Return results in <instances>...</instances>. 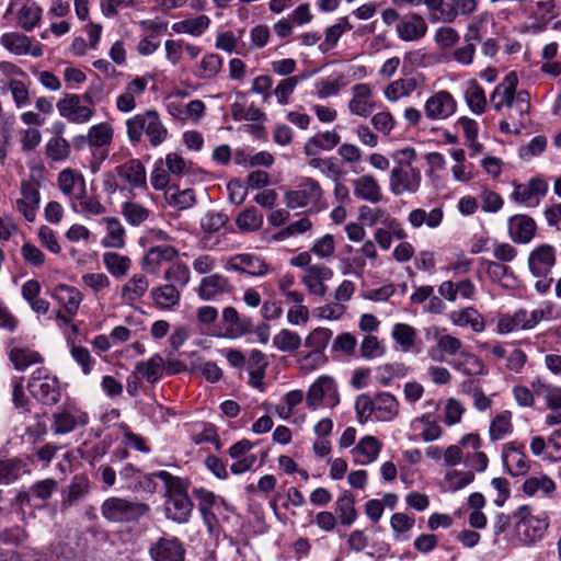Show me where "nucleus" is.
<instances>
[{
    "mask_svg": "<svg viewBox=\"0 0 561 561\" xmlns=\"http://www.w3.org/2000/svg\"><path fill=\"white\" fill-rule=\"evenodd\" d=\"M156 476L165 486L163 495V513L165 518L179 525L186 524L191 518L194 507L188 496V480L173 476L164 470H160V473Z\"/></svg>",
    "mask_w": 561,
    "mask_h": 561,
    "instance_id": "obj_1",
    "label": "nucleus"
},
{
    "mask_svg": "<svg viewBox=\"0 0 561 561\" xmlns=\"http://www.w3.org/2000/svg\"><path fill=\"white\" fill-rule=\"evenodd\" d=\"M127 135L133 144H139L145 133L153 147L161 145L168 137V129L154 110H147L126 122Z\"/></svg>",
    "mask_w": 561,
    "mask_h": 561,
    "instance_id": "obj_2",
    "label": "nucleus"
},
{
    "mask_svg": "<svg viewBox=\"0 0 561 561\" xmlns=\"http://www.w3.org/2000/svg\"><path fill=\"white\" fill-rule=\"evenodd\" d=\"M150 505L137 500L111 496L101 505L102 516L111 523H134L150 513Z\"/></svg>",
    "mask_w": 561,
    "mask_h": 561,
    "instance_id": "obj_3",
    "label": "nucleus"
},
{
    "mask_svg": "<svg viewBox=\"0 0 561 561\" xmlns=\"http://www.w3.org/2000/svg\"><path fill=\"white\" fill-rule=\"evenodd\" d=\"M27 389L36 401L47 407L58 404L61 399L60 381L46 367H39L32 373Z\"/></svg>",
    "mask_w": 561,
    "mask_h": 561,
    "instance_id": "obj_4",
    "label": "nucleus"
},
{
    "mask_svg": "<svg viewBox=\"0 0 561 561\" xmlns=\"http://www.w3.org/2000/svg\"><path fill=\"white\" fill-rule=\"evenodd\" d=\"M553 308L547 305L545 308L535 309L528 312L526 309H518L513 314H503L497 321V332L506 334L515 330H531L540 321L552 318Z\"/></svg>",
    "mask_w": 561,
    "mask_h": 561,
    "instance_id": "obj_5",
    "label": "nucleus"
},
{
    "mask_svg": "<svg viewBox=\"0 0 561 561\" xmlns=\"http://www.w3.org/2000/svg\"><path fill=\"white\" fill-rule=\"evenodd\" d=\"M323 190L320 183L308 176L300 178L296 190L288 191L285 195L288 208L311 207L320 210L323 206Z\"/></svg>",
    "mask_w": 561,
    "mask_h": 561,
    "instance_id": "obj_6",
    "label": "nucleus"
},
{
    "mask_svg": "<svg viewBox=\"0 0 561 561\" xmlns=\"http://www.w3.org/2000/svg\"><path fill=\"white\" fill-rule=\"evenodd\" d=\"M51 431L55 435H66L85 427L90 422L89 413L73 402L59 407L51 415Z\"/></svg>",
    "mask_w": 561,
    "mask_h": 561,
    "instance_id": "obj_7",
    "label": "nucleus"
},
{
    "mask_svg": "<svg viewBox=\"0 0 561 561\" xmlns=\"http://www.w3.org/2000/svg\"><path fill=\"white\" fill-rule=\"evenodd\" d=\"M148 553L152 561H185L186 549L178 537L163 534L150 545Z\"/></svg>",
    "mask_w": 561,
    "mask_h": 561,
    "instance_id": "obj_8",
    "label": "nucleus"
},
{
    "mask_svg": "<svg viewBox=\"0 0 561 561\" xmlns=\"http://www.w3.org/2000/svg\"><path fill=\"white\" fill-rule=\"evenodd\" d=\"M421 181L420 169L393 167L389 175V190L396 196L415 194L420 190Z\"/></svg>",
    "mask_w": 561,
    "mask_h": 561,
    "instance_id": "obj_9",
    "label": "nucleus"
},
{
    "mask_svg": "<svg viewBox=\"0 0 561 561\" xmlns=\"http://www.w3.org/2000/svg\"><path fill=\"white\" fill-rule=\"evenodd\" d=\"M82 99L90 101L87 94L83 96L66 94V96L57 103L59 114L71 123L83 124L89 122L94 114V110L91 106L83 105L81 103Z\"/></svg>",
    "mask_w": 561,
    "mask_h": 561,
    "instance_id": "obj_10",
    "label": "nucleus"
},
{
    "mask_svg": "<svg viewBox=\"0 0 561 561\" xmlns=\"http://www.w3.org/2000/svg\"><path fill=\"white\" fill-rule=\"evenodd\" d=\"M557 263V251L554 247L542 243L536 247L528 256V267L533 276H548Z\"/></svg>",
    "mask_w": 561,
    "mask_h": 561,
    "instance_id": "obj_11",
    "label": "nucleus"
},
{
    "mask_svg": "<svg viewBox=\"0 0 561 561\" xmlns=\"http://www.w3.org/2000/svg\"><path fill=\"white\" fill-rule=\"evenodd\" d=\"M548 184L540 178H533L527 183L515 184L511 197L513 201L528 207H536L540 199L546 196Z\"/></svg>",
    "mask_w": 561,
    "mask_h": 561,
    "instance_id": "obj_12",
    "label": "nucleus"
},
{
    "mask_svg": "<svg viewBox=\"0 0 561 561\" xmlns=\"http://www.w3.org/2000/svg\"><path fill=\"white\" fill-rule=\"evenodd\" d=\"M0 45L14 55L30 54L33 57H41L43 55V48L38 43L33 44L31 37L19 32L2 34Z\"/></svg>",
    "mask_w": 561,
    "mask_h": 561,
    "instance_id": "obj_13",
    "label": "nucleus"
},
{
    "mask_svg": "<svg viewBox=\"0 0 561 561\" xmlns=\"http://www.w3.org/2000/svg\"><path fill=\"white\" fill-rule=\"evenodd\" d=\"M22 197L16 201V209L23 217L32 222L35 220L39 207V183L23 180L21 183Z\"/></svg>",
    "mask_w": 561,
    "mask_h": 561,
    "instance_id": "obj_14",
    "label": "nucleus"
},
{
    "mask_svg": "<svg viewBox=\"0 0 561 561\" xmlns=\"http://www.w3.org/2000/svg\"><path fill=\"white\" fill-rule=\"evenodd\" d=\"M226 270L247 273L252 276H263L268 272V266L260 256L242 253L232 255L227 261Z\"/></svg>",
    "mask_w": 561,
    "mask_h": 561,
    "instance_id": "obj_15",
    "label": "nucleus"
},
{
    "mask_svg": "<svg viewBox=\"0 0 561 561\" xmlns=\"http://www.w3.org/2000/svg\"><path fill=\"white\" fill-rule=\"evenodd\" d=\"M179 256V250L172 245L163 244L150 248L141 261L142 270L154 274L164 263H171Z\"/></svg>",
    "mask_w": 561,
    "mask_h": 561,
    "instance_id": "obj_16",
    "label": "nucleus"
},
{
    "mask_svg": "<svg viewBox=\"0 0 561 561\" xmlns=\"http://www.w3.org/2000/svg\"><path fill=\"white\" fill-rule=\"evenodd\" d=\"M57 185L70 199H82L87 195L83 175L72 169H65L58 173Z\"/></svg>",
    "mask_w": 561,
    "mask_h": 561,
    "instance_id": "obj_17",
    "label": "nucleus"
},
{
    "mask_svg": "<svg viewBox=\"0 0 561 561\" xmlns=\"http://www.w3.org/2000/svg\"><path fill=\"white\" fill-rule=\"evenodd\" d=\"M425 114L431 119H445L456 111V102L447 91L433 94L425 102Z\"/></svg>",
    "mask_w": 561,
    "mask_h": 561,
    "instance_id": "obj_18",
    "label": "nucleus"
},
{
    "mask_svg": "<svg viewBox=\"0 0 561 561\" xmlns=\"http://www.w3.org/2000/svg\"><path fill=\"white\" fill-rule=\"evenodd\" d=\"M119 179L129 185L130 190L147 187V173L139 159H130L115 168Z\"/></svg>",
    "mask_w": 561,
    "mask_h": 561,
    "instance_id": "obj_19",
    "label": "nucleus"
},
{
    "mask_svg": "<svg viewBox=\"0 0 561 561\" xmlns=\"http://www.w3.org/2000/svg\"><path fill=\"white\" fill-rule=\"evenodd\" d=\"M428 26L425 19L416 13L409 14L397 24L396 31L401 41L415 42L423 38Z\"/></svg>",
    "mask_w": 561,
    "mask_h": 561,
    "instance_id": "obj_20",
    "label": "nucleus"
},
{
    "mask_svg": "<svg viewBox=\"0 0 561 561\" xmlns=\"http://www.w3.org/2000/svg\"><path fill=\"white\" fill-rule=\"evenodd\" d=\"M254 445L249 439H241L229 448L228 454L231 458L236 459L230 467L233 474L244 473L254 466L256 456L248 455Z\"/></svg>",
    "mask_w": 561,
    "mask_h": 561,
    "instance_id": "obj_21",
    "label": "nucleus"
},
{
    "mask_svg": "<svg viewBox=\"0 0 561 561\" xmlns=\"http://www.w3.org/2000/svg\"><path fill=\"white\" fill-rule=\"evenodd\" d=\"M548 525L547 516H537L525 522H517L515 528L519 540L524 545L530 546L543 537Z\"/></svg>",
    "mask_w": 561,
    "mask_h": 561,
    "instance_id": "obj_22",
    "label": "nucleus"
},
{
    "mask_svg": "<svg viewBox=\"0 0 561 561\" xmlns=\"http://www.w3.org/2000/svg\"><path fill=\"white\" fill-rule=\"evenodd\" d=\"M537 225L527 215H515L508 220V233L516 243H528L536 233Z\"/></svg>",
    "mask_w": 561,
    "mask_h": 561,
    "instance_id": "obj_23",
    "label": "nucleus"
},
{
    "mask_svg": "<svg viewBox=\"0 0 561 561\" xmlns=\"http://www.w3.org/2000/svg\"><path fill=\"white\" fill-rule=\"evenodd\" d=\"M381 448L382 444L378 438L366 435L359 439L351 454L356 465H369L378 458Z\"/></svg>",
    "mask_w": 561,
    "mask_h": 561,
    "instance_id": "obj_24",
    "label": "nucleus"
},
{
    "mask_svg": "<svg viewBox=\"0 0 561 561\" xmlns=\"http://www.w3.org/2000/svg\"><path fill=\"white\" fill-rule=\"evenodd\" d=\"M28 471V465L23 458L0 455V485H10Z\"/></svg>",
    "mask_w": 561,
    "mask_h": 561,
    "instance_id": "obj_25",
    "label": "nucleus"
},
{
    "mask_svg": "<svg viewBox=\"0 0 561 561\" xmlns=\"http://www.w3.org/2000/svg\"><path fill=\"white\" fill-rule=\"evenodd\" d=\"M231 285L229 279L220 274H213L202 278L197 294L203 300H213L218 295L224 293H230Z\"/></svg>",
    "mask_w": 561,
    "mask_h": 561,
    "instance_id": "obj_26",
    "label": "nucleus"
},
{
    "mask_svg": "<svg viewBox=\"0 0 561 561\" xmlns=\"http://www.w3.org/2000/svg\"><path fill=\"white\" fill-rule=\"evenodd\" d=\"M410 75L412 76L398 79L387 87L385 95L389 101H397L403 96H408L419 85L424 83L425 78L421 73L413 75V72H410Z\"/></svg>",
    "mask_w": 561,
    "mask_h": 561,
    "instance_id": "obj_27",
    "label": "nucleus"
},
{
    "mask_svg": "<svg viewBox=\"0 0 561 561\" xmlns=\"http://www.w3.org/2000/svg\"><path fill=\"white\" fill-rule=\"evenodd\" d=\"M502 460L507 472L514 477L523 476L529 470L526 455L513 444H507L503 447Z\"/></svg>",
    "mask_w": 561,
    "mask_h": 561,
    "instance_id": "obj_28",
    "label": "nucleus"
},
{
    "mask_svg": "<svg viewBox=\"0 0 561 561\" xmlns=\"http://www.w3.org/2000/svg\"><path fill=\"white\" fill-rule=\"evenodd\" d=\"M42 16L41 5L33 1L25 2L15 12L16 26L25 32H32L39 25Z\"/></svg>",
    "mask_w": 561,
    "mask_h": 561,
    "instance_id": "obj_29",
    "label": "nucleus"
},
{
    "mask_svg": "<svg viewBox=\"0 0 561 561\" xmlns=\"http://www.w3.org/2000/svg\"><path fill=\"white\" fill-rule=\"evenodd\" d=\"M53 297L65 308L69 316H75L78 312L83 299L78 288L66 284L55 286Z\"/></svg>",
    "mask_w": 561,
    "mask_h": 561,
    "instance_id": "obj_30",
    "label": "nucleus"
},
{
    "mask_svg": "<svg viewBox=\"0 0 561 561\" xmlns=\"http://www.w3.org/2000/svg\"><path fill=\"white\" fill-rule=\"evenodd\" d=\"M354 195L363 201L379 203L382 193L377 180L370 174H364L353 180Z\"/></svg>",
    "mask_w": 561,
    "mask_h": 561,
    "instance_id": "obj_31",
    "label": "nucleus"
},
{
    "mask_svg": "<svg viewBox=\"0 0 561 561\" xmlns=\"http://www.w3.org/2000/svg\"><path fill=\"white\" fill-rule=\"evenodd\" d=\"M355 503V495L348 490H344L336 499L334 508L342 526L350 527L356 522L358 512Z\"/></svg>",
    "mask_w": 561,
    "mask_h": 561,
    "instance_id": "obj_32",
    "label": "nucleus"
},
{
    "mask_svg": "<svg viewBox=\"0 0 561 561\" xmlns=\"http://www.w3.org/2000/svg\"><path fill=\"white\" fill-rule=\"evenodd\" d=\"M222 321L226 324V335L229 337H239L252 331L251 320L241 318L233 307L224 309Z\"/></svg>",
    "mask_w": 561,
    "mask_h": 561,
    "instance_id": "obj_33",
    "label": "nucleus"
},
{
    "mask_svg": "<svg viewBox=\"0 0 561 561\" xmlns=\"http://www.w3.org/2000/svg\"><path fill=\"white\" fill-rule=\"evenodd\" d=\"M480 263L493 283H497L504 288L514 287L516 277L511 267L501 262L485 259H481Z\"/></svg>",
    "mask_w": 561,
    "mask_h": 561,
    "instance_id": "obj_34",
    "label": "nucleus"
},
{
    "mask_svg": "<svg viewBox=\"0 0 561 561\" xmlns=\"http://www.w3.org/2000/svg\"><path fill=\"white\" fill-rule=\"evenodd\" d=\"M518 79L516 72H508L503 82L500 83L491 95L495 110L500 111L502 106H512L514 103V93Z\"/></svg>",
    "mask_w": 561,
    "mask_h": 561,
    "instance_id": "obj_35",
    "label": "nucleus"
},
{
    "mask_svg": "<svg viewBox=\"0 0 561 561\" xmlns=\"http://www.w3.org/2000/svg\"><path fill=\"white\" fill-rule=\"evenodd\" d=\"M332 337V331L327 328H317L306 339V346L312 348L305 359L317 358L319 362H325L323 350Z\"/></svg>",
    "mask_w": 561,
    "mask_h": 561,
    "instance_id": "obj_36",
    "label": "nucleus"
},
{
    "mask_svg": "<svg viewBox=\"0 0 561 561\" xmlns=\"http://www.w3.org/2000/svg\"><path fill=\"white\" fill-rule=\"evenodd\" d=\"M154 305L160 309H172L180 304L181 293L174 284H164L151 289Z\"/></svg>",
    "mask_w": 561,
    "mask_h": 561,
    "instance_id": "obj_37",
    "label": "nucleus"
},
{
    "mask_svg": "<svg viewBox=\"0 0 561 561\" xmlns=\"http://www.w3.org/2000/svg\"><path fill=\"white\" fill-rule=\"evenodd\" d=\"M336 387L333 378L329 376L319 377L309 388L307 393V405L309 409H317L327 393L335 392Z\"/></svg>",
    "mask_w": 561,
    "mask_h": 561,
    "instance_id": "obj_38",
    "label": "nucleus"
},
{
    "mask_svg": "<svg viewBox=\"0 0 561 561\" xmlns=\"http://www.w3.org/2000/svg\"><path fill=\"white\" fill-rule=\"evenodd\" d=\"M376 419L378 421H391L399 413V402L389 392H379L375 396Z\"/></svg>",
    "mask_w": 561,
    "mask_h": 561,
    "instance_id": "obj_39",
    "label": "nucleus"
},
{
    "mask_svg": "<svg viewBox=\"0 0 561 561\" xmlns=\"http://www.w3.org/2000/svg\"><path fill=\"white\" fill-rule=\"evenodd\" d=\"M340 142V136L335 131L319 133L305 144L307 156H317L320 150H331Z\"/></svg>",
    "mask_w": 561,
    "mask_h": 561,
    "instance_id": "obj_40",
    "label": "nucleus"
},
{
    "mask_svg": "<svg viewBox=\"0 0 561 561\" xmlns=\"http://www.w3.org/2000/svg\"><path fill=\"white\" fill-rule=\"evenodd\" d=\"M9 358L16 370L23 371L31 365L43 363V356L30 347H12Z\"/></svg>",
    "mask_w": 561,
    "mask_h": 561,
    "instance_id": "obj_41",
    "label": "nucleus"
},
{
    "mask_svg": "<svg viewBox=\"0 0 561 561\" xmlns=\"http://www.w3.org/2000/svg\"><path fill=\"white\" fill-rule=\"evenodd\" d=\"M164 197L170 206L179 210L191 208L196 203L195 192L192 188L180 191L176 185L169 186Z\"/></svg>",
    "mask_w": 561,
    "mask_h": 561,
    "instance_id": "obj_42",
    "label": "nucleus"
},
{
    "mask_svg": "<svg viewBox=\"0 0 561 561\" xmlns=\"http://www.w3.org/2000/svg\"><path fill=\"white\" fill-rule=\"evenodd\" d=\"M106 222V236L102 240L105 248L122 249L125 245V229L115 217L104 218Z\"/></svg>",
    "mask_w": 561,
    "mask_h": 561,
    "instance_id": "obj_43",
    "label": "nucleus"
},
{
    "mask_svg": "<svg viewBox=\"0 0 561 561\" xmlns=\"http://www.w3.org/2000/svg\"><path fill=\"white\" fill-rule=\"evenodd\" d=\"M164 359L160 354H156L147 362H139L136 365V373L140 374L149 382L154 383L163 375Z\"/></svg>",
    "mask_w": 561,
    "mask_h": 561,
    "instance_id": "obj_44",
    "label": "nucleus"
},
{
    "mask_svg": "<svg viewBox=\"0 0 561 561\" xmlns=\"http://www.w3.org/2000/svg\"><path fill=\"white\" fill-rule=\"evenodd\" d=\"M71 153V146L61 136L51 137L45 145V154L53 162L66 161Z\"/></svg>",
    "mask_w": 561,
    "mask_h": 561,
    "instance_id": "obj_45",
    "label": "nucleus"
},
{
    "mask_svg": "<svg viewBox=\"0 0 561 561\" xmlns=\"http://www.w3.org/2000/svg\"><path fill=\"white\" fill-rule=\"evenodd\" d=\"M210 25V19L207 15H198L190 18L172 25L176 33L190 34L192 36H201Z\"/></svg>",
    "mask_w": 561,
    "mask_h": 561,
    "instance_id": "obj_46",
    "label": "nucleus"
},
{
    "mask_svg": "<svg viewBox=\"0 0 561 561\" xmlns=\"http://www.w3.org/2000/svg\"><path fill=\"white\" fill-rule=\"evenodd\" d=\"M149 286L148 279L144 275H134L123 287H122V299L131 304L141 298L147 291Z\"/></svg>",
    "mask_w": 561,
    "mask_h": 561,
    "instance_id": "obj_47",
    "label": "nucleus"
},
{
    "mask_svg": "<svg viewBox=\"0 0 561 561\" xmlns=\"http://www.w3.org/2000/svg\"><path fill=\"white\" fill-rule=\"evenodd\" d=\"M451 320L459 327L470 325L474 332H482L485 328L483 317L473 308L453 312Z\"/></svg>",
    "mask_w": 561,
    "mask_h": 561,
    "instance_id": "obj_48",
    "label": "nucleus"
},
{
    "mask_svg": "<svg viewBox=\"0 0 561 561\" xmlns=\"http://www.w3.org/2000/svg\"><path fill=\"white\" fill-rule=\"evenodd\" d=\"M450 365L467 376H478L483 373L484 366L478 356L471 353L461 352L459 358Z\"/></svg>",
    "mask_w": 561,
    "mask_h": 561,
    "instance_id": "obj_49",
    "label": "nucleus"
},
{
    "mask_svg": "<svg viewBox=\"0 0 561 561\" xmlns=\"http://www.w3.org/2000/svg\"><path fill=\"white\" fill-rule=\"evenodd\" d=\"M89 493V481L83 477H75L68 485L66 495L62 499V506L69 507L81 501Z\"/></svg>",
    "mask_w": 561,
    "mask_h": 561,
    "instance_id": "obj_50",
    "label": "nucleus"
},
{
    "mask_svg": "<svg viewBox=\"0 0 561 561\" xmlns=\"http://www.w3.org/2000/svg\"><path fill=\"white\" fill-rule=\"evenodd\" d=\"M391 335L404 352L412 350L417 336L416 330L407 323H397L392 328Z\"/></svg>",
    "mask_w": 561,
    "mask_h": 561,
    "instance_id": "obj_51",
    "label": "nucleus"
},
{
    "mask_svg": "<svg viewBox=\"0 0 561 561\" xmlns=\"http://www.w3.org/2000/svg\"><path fill=\"white\" fill-rule=\"evenodd\" d=\"M103 263L106 270L115 277H122L127 274L130 267V259L116 252H105Z\"/></svg>",
    "mask_w": 561,
    "mask_h": 561,
    "instance_id": "obj_52",
    "label": "nucleus"
},
{
    "mask_svg": "<svg viewBox=\"0 0 561 561\" xmlns=\"http://www.w3.org/2000/svg\"><path fill=\"white\" fill-rule=\"evenodd\" d=\"M350 82L351 80L345 76H339L336 78L328 77L316 83L317 94L320 99H327L337 94L344 87L350 84Z\"/></svg>",
    "mask_w": 561,
    "mask_h": 561,
    "instance_id": "obj_53",
    "label": "nucleus"
},
{
    "mask_svg": "<svg viewBox=\"0 0 561 561\" xmlns=\"http://www.w3.org/2000/svg\"><path fill=\"white\" fill-rule=\"evenodd\" d=\"M122 214L129 225L137 227L149 218L151 211L139 203L125 202L122 205Z\"/></svg>",
    "mask_w": 561,
    "mask_h": 561,
    "instance_id": "obj_54",
    "label": "nucleus"
},
{
    "mask_svg": "<svg viewBox=\"0 0 561 561\" xmlns=\"http://www.w3.org/2000/svg\"><path fill=\"white\" fill-rule=\"evenodd\" d=\"M263 215L254 206L245 208L236 219V225L242 231H254L261 228Z\"/></svg>",
    "mask_w": 561,
    "mask_h": 561,
    "instance_id": "obj_55",
    "label": "nucleus"
},
{
    "mask_svg": "<svg viewBox=\"0 0 561 561\" xmlns=\"http://www.w3.org/2000/svg\"><path fill=\"white\" fill-rule=\"evenodd\" d=\"M163 279L167 284H174L178 288L184 287L191 279L188 267L183 263L170 265L163 273Z\"/></svg>",
    "mask_w": 561,
    "mask_h": 561,
    "instance_id": "obj_56",
    "label": "nucleus"
},
{
    "mask_svg": "<svg viewBox=\"0 0 561 561\" xmlns=\"http://www.w3.org/2000/svg\"><path fill=\"white\" fill-rule=\"evenodd\" d=\"M511 419L512 413L510 411H504L492 420L489 430L491 440L502 439L505 435L512 432L513 425Z\"/></svg>",
    "mask_w": 561,
    "mask_h": 561,
    "instance_id": "obj_57",
    "label": "nucleus"
},
{
    "mask_svg": "<svg viewBox=\"0 0 561 561\" xmlns=\"http://www.w3.org/2000/svg\"><path fill=\"white\" fill-rule=\"evenodd\" d=\"M273 344L279 351L290 353L300 347L301 337L296 332L283 329L273 337Z\"/></svg>",
    "mask_w": 561,
    "mask_h": 561,
    "instance_id": "obj_58",
    "label": "nucleus"
},
{
    "mask_svg": "<svg viewBox=\"0 0 561 561\" xmlns=\"http://www.w3.org/2000/svg\"><path fill=\"white\" fill-rule=\"evenodd\" d=\"M113 130L106 123L92 126L88 133V144L91 147H104L111 144Z\"/></svg>",
    "mask_w": 561,
    "mask_h": 561,
    "instance_id": "obj_59",
    "label": "nucleus"
},
{
    "mask_svg": "<svg viewBox=\"0 0 561 561\" xmlns=\"http://www.w3.org/2000/svg\"><path fill=\"white\" fill-rule=\"evenodd\" d=\"M408 368L402 363H392L378 366L376 369L377 380L382 386H388L393 377H404Z\"/></svg>",
    "mask_w": 561,
    "mask_h": 561,
    "instance_id": "obj_60",
    "label": "nucleus"
},
{
    "mask_svg": "<svg viewBox=\"0 0 561 561\" xmlns=\"http://www.w3.org/2000/svg\"><path fill=\"white\" fill-rule=\"evenodd\" d=\"M466 100L472 112L477 114L483 113L486 100L483 90L476 82H471L467 88Z\"/></svg>",
    "mask_w": 561,
    "mask_h": 561,
    "instance_id": "obj_61",
    "label": "nucleus"
},
{
    "mask_svg": "<svg viewBox=\"0 0 561 561\" xmlns=\"http://www.w3.org/2000/svg\"><path fill=\"white\" fill-rule=\"evenodd\" d=\"M113 443V438L111 436H105L102 440L94 444L87 450L82 451L81 457L85 461L91 465L100 461L108 451L111 445Z\"/></svg>",
    "mask_w": 561,
    "mask_h": 561,
    "instance_id": "obj_62",
    "label": "nucleus"
},
{
    "mask_svg": "<svg viewBox=\"0 0 561 561\" xmlns=\"http://www.w3.org/2000/svg\"><path fill=\"white\" fill-rule=\"evenodd\" d=\"M163 162L171 175L180 178L190 173L191 162L176 152L168 153Z\"/></svg>",
    "mask_w": 561,
    "mask_h": 561,
    "instance_id": "obj_63",
    "label": "nucleus"
},
{
    "mask_svg": "<svg viewBox=\"0 0 561 561\" xmlns=\"http://www.w3.org/2000/svg\"><path fill=\"white\" fill-rule=\"evenodd\" d=\"M313 158L309 160V165L313 169L319 170L322 174H324L328 178L336 179L342 178L343 171L340 169V167L334 162L333 158Z\"/></svg>",
    "mask_w": 561,
    "mask_h": 561,
    "instance_id": "obj_64",
    "label": "nucleus"
}]
</instances>
